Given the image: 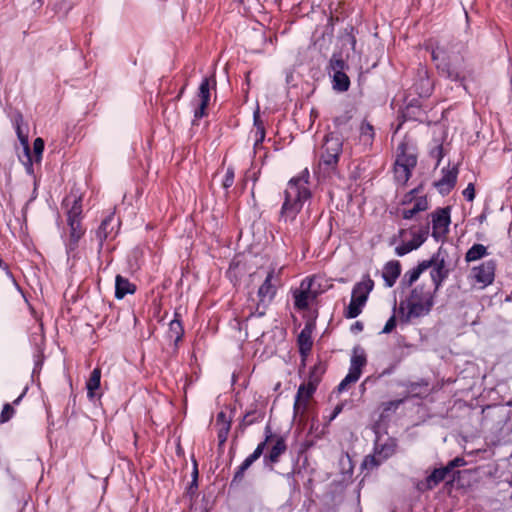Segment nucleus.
<instances>
[{"mask_svg":"<svg viewBox=\"0 0 512 512\" xmlns=\"http://www.w3.org/2000/svg\"><path fill=\"white\" fill-rule=\"evenodd\" d=\"M274 438L272 434V430L270 425H266L265 427V439L264 441L260 442L256 449L251 453L248 457L245 458V460L241 463V465L238 467L237 471L234 474L233 480H240L244 472L256 461L258 460L261 455L263 454L266 445L268 442H270Z\"/></svg>","mask_w":512,"mask_h":512,"instance_id":"obj_13","label":"nucleus"},{"mask_svg":"<svg viewBox=\"0 0 512 512\" xmlns=\"http://www.w3.org/2000/svg\"><path fill=\"white\" fill-rule=\"evenodd\" d=\"M439 482H417V489L421 492L432 490Z\"/></svg>","mask_w":512,"mask_h":512,"instance_id":"obj_55","label":"nucleus"},{"mask_svg":"<svg viewBox=\"0 0 512 512\" xmlns=\"http://www.w3.org/2000/svg\"><path fill=\"white\" fill-rule=\"evenodd\" d=\"M340 465L343 469V475L351 476L353 471L352 460L348 454L344 455L340 459Z\"/></svg>","mask_w":512,"mask_h":512,"instance_id":"obj_46","label":"nucleus"},{"mask_svg":"<svg viewBox=\"0 0 512 512\" xmlns=\"http://www.w3.org/2000/svg\"><path fill=\"white\" fill-rule=\"evenodd\" d=\"M409 234L411 236L410 242L414 243L415 241H419L418 239H423V243L426 241L429 234V224H425L421 227H411L408 230L401 229L399 231V235L401 238H406V235Z\"/></svg>","mask_w":512,"mask_h":512,"instance_id":"obj_30","label":"nucleus"},{"mask_svg":"<svg viewBox=\"0 0 512 512\" xmlns=\"http://www.w3.org/2000/svg\"><path fill=\"white\" fill-rule=\"evenodd\" d=\"M488 255L487 247L476 243L472 245L465 254L466 262H474Z\"/></svg>","mask_w":512,"mask_h":512,"instance_id":"obj_36","label":"nucleus"},{"mask_svg":"<svg viewBox=\"0 0 512 512\" xmlns=\"http://www.w3.org/2000/svg\"><path fill=\"white\" fill-rule=\"evenodd\" d=\"M44 140L42 138H36L33 142V153L34 159L37 163H39L42 159V153L44 150Z\"/></svg>","mask_w":512,"mask_h":512,"instance_id":"obj_44","label":"nucleus"},{"mask_svg":"<svg viewBox=\"0 0 512 512\" xmlns=\"http://www.w3.org/2000/svg\"><path fill=\"white\" fill-rule=\"evenodd\" d=\"M350 79L345 72H336L333 74V88L339 92H345L349 89Z\"/></svg>","mask_w":512,"mask_h":512,"instance_id":"obj_38","label":"nucleus"},{"mask_svg":"<svg viewBox=\"0 0 512 512\" xmlns=\"http://www.w3.org/2000/svg\"><path fill=\"white\" fill-rule=\"evenodd\" d=\"M204 501V498L201 502ZM189 512H209V508L207 507V504L198 503L197 501H194L190 504Z\"/></svg>","mask_w":512,"mask_h":512,"instance_id":"obj_51","label":"nucleus"},{"mask_svg":"<svg viewBox=\"0 0 512 512\" xmlns=\"http://www.w3.org/2000/svg\"><path fill=\"white\" fill-rule=\"evenodd\" d=\"M135 286L121 275H117L115 279V297L117 299L124 298L127 294H133Z\"/></svg>","mask_w":512,"mask_h":512,"instance_id":"obj_31","label":"nucleus"},{"mask_svg":"<svg viewBox=\"0 0 512 512\" xmlns=\"http://www.w3.org/2000/svg\"><path fill=\"white\" fill-rule=\"evenodd\" d=\"M274 438L272 434V430L270 425H266L265 427V439L264 441L260 442L256 449L251 453L248 457L245 458V460L241 463V465L238 467L237 471L234 474L233 480H240L244 472L256 461L258 460L261 455L263 454L266 445L268 442H270Z\"/></svg>","mask_w":512,"mask_h":512,"instance_id":"obj_15","label":"nucleus"},{"mask_svg":"<svg viewBox=\"0 0 512 512\" xmlns=\"http://www.w3.org/2000/svg\"><path fill=\"white\" fill-rule=\"evenodd\" d=\"M16 133H17L19 141L21 142V144L24 147V155L26 157V162H24V164L27 166V170L31 171L32 156H31V151H30L29 145H28V137L26 134H24L22 132V129H21V126H20L18 120H16Z\"/></svg>","mask_w":512,"mask_h":512,"instance_id":"obj_35","label":"nucleus"},{"mask_svg":"<svg viewBox=\"0 0 512 512\" xmlns=\"http://www.w3.org/2000/svg\"><path fill=\"white\" fill-rule=\"evenodd\" d=\"M274 438L272 434V430L270 425H266L265 427V439L264 441L260 442L256 449L251 453L248 457L245 458V460L241 463V465L238 467L237 471L234 474L233 480H240L244 472L256 461L258 460L261 455L263 454L266 445L268 442H270Z\"/></svg>","mask_w":512,"mask_h":512,"instance_id":"obj_14","label":"nucleus"},{"mask_svg":"<svg viewBox=\"0 0 512 512\" xmlns=\"http://www.w3.org/2000/svg\"><path fill=\"white\" fill-rule=\"evenodd\" d=\"M325 365L322 362L316 363L310 370L308 383L317 387L323 374L325 373Z\"/></svg>","mask_w":512,"mask_h":512,"instance_id":"obj_39","label":"nucleus"},{"mask_svg":"<svg viewBox=\"0 0 512 512\" xmlns=\"http://www.w3.org/2000/svg\"><path fill=\"white\" fill-rule=\"evenodd\" d=\"M367 364V355L363 347L357 345L352 350L350 358V367L347 375L339 383L337 390L339 393L346 391L351 384H355L362 375V369Z\"/></svg>","mask_w":512,"mask_h":512,"instance_id":"obj_7","label":"nucleus"},{"mask_svg":"<svg viewBox=\"0 0 512 512\" xmlns=\"http://www.w3.org/2000/svg\"><path fill=\"white\" fill-rule=\"evenodd\" d=\"M418 240L419 241H417V243H416V241L414 243H412L410 241H402L401 244L396 246L395 254L397 256L402 257V256L410 253L411 251L418 249L423 244V239H418Z\"/></svg>","mask_w":512,"mask_h":512,"instance_id":"obj_40","label":"nucleus"},{"mask_svg":"<svg viewBox=\"0 0 512 512\" xmlns=\"http://www.w3.org/2000/svg\"><path fill=\"white\" fill-rule=\"evenodd\" d=\"M450 207L438 208L431 213L432 236L438 240L448 233L450 219Z\"/></svg>","mask_w":512,"mask_h":512,"instance_id":"obj_17","label":"nucleus"},{"mask_svg":"<svg viewBox=\"0 0 512 512\" xmlns=\"http://www.w3.org/2000/svg\"><path fill=\"white\" fill-rule=\"evenodd\" d=\"M199 102L194 110L195 120H199L206 115V109L210 102V79L205 77L198 89Z\"/></svg>","mask_w":512,"mask_h":512,"instance_id":"obj_23","label":"nucleus"},{"mask_svg":"<svg viewBox=\"0 0 512 512\" xmlns=\"http://www.w3.org/2000/svg\"><path fill=\"white\" fill-rule=\"evenodd\" d=\"M428 207L429 205L426 196H420L415 199L411 207L402 209L401 215L403 219L409 220L414 218L416 214L426 211Z\"/></svg>","mask_w":512,"mask_h":512,"instance_id":"obj_28","label":"nucleus"},{"mask_svg":"<svg viewBox=\"0 0 512 512\" xmlns=\"http://www.w3.org/2000/svg\"><path fill=\"white\" fill-rule=\"evenodd\" d=\"M184 90H185V86L181 88L179 94L177 95V99H180L182 97Z\"/></svg>","mask_w":512,"mask_h":512,"instance_id":"obj_63","label":"nucleus"},{"mask_svg":"<svg viewBox=\"0 0 512 512\" xmlns=\"http://www.w3.org/2000/svg\"><path fill=\"white\" fill-rule=\"evenodd\" d=\"M360 139L365 145H372L374 139V128L370 123H362L360 127Z\"/></svg>","mask_w":512,"mask_h":512,"instance_id":"obj_42","label":"nucleus"},{"mask_svg":"<svg viewBox=\"0 0 512 512\" xmlns=\"http://www.w3.org/2000/svg\"><path fill=\"white\" fill-rule=\"evenodd\" d=\"M234 170L232 168H228L226 170V173H225V176H224V179H223V182H222V186L224 189H229L233 183H234Z\"/></svg>","mask_w":512,"mask_h":512,"instance_id":"obj_49","label":"nucleus"},{"mask_svg":"<svg viewBox=\"0 0 512 512\" xmlns=\"http://www.w3.org/2000/svg\"><path fill=\"white\" fill-rule=\"evenodd\" d=\"M343 152V138L336 132H330L324 137L319 152V169L330 174L336 171L340 156Z\"/></svg>","mask_w":512,"mask_h":512,"instance_id":"obj_3","label":"nucleus"},{"mask_svg":"<svg viewBox=\"0 0 512 512\" xmlns=\"http://www.w3.org/2000/svg\"><path fill=\"white\" fill-rule=\"evenodd\" d=\"M198 483H199V482H190V485H189V486H188V488H187L186 493H187V495H189L191 498H192V496H193L194 494H196V492H197V490H198V488H199Z\"/></svg>","mask_w":512,"mask_h":512,"instance_id":"obj_56","label":"nucleus"},{"mask_svg":"<svg viewBox=\"0 0 512 512\" xmlns=\"http://www.w3.org/2000/svg\"><path fill=\"white\" fill-rule=\"evenodd\" d=\"M274 438L272 434V430L270 425H266L265 427V439L264 441L260 442L256 449L251 453L248 457L245 458V460L241 463V465L238 467L237 471L234 474L233 480H240L244 472L256 461L258 460L261 455L263 454L266 445L268 442H270Z\"/></svg>","mask_w":512,"mask_h":512,"instance_id":"obj_16","label":"nucleus"},{"mask_svg":"<svg viewBox=\"0 0 512 512\" xmlns=\"http://www.w3.org/2000/svg\"><path fill=\"white\" fill-rule=\"evenodd\" d=\"M309 177L310 174L306 168L288 182L280 212L281 221L285 223L293 222L301 211L304 202L310 198Z\"/></svg>","mask_w":512,"mask_h":512,"instance_id":"obj_2","label":"nucleus"},{"mask_svg":"<svg viewBox=\"0 0 512 512\" xmlns=\"http://www.w3.org/2000/svg\"><path fill=\"white\" fill-rule=\"evenodd\" d=\"M441 173V178L437 180L434 185L438 192L445 196L448 195L456 185L458 168L456 166L452 168H443Z\"/></svg>","mask_w":512,"mask_h":512,"instance_id":"obj_22","label":"nucleus"},{"mask_svg":"<svg viewBox=\"0 0 512 512\" xmlns=\"http://www.w3.org/2000/svg\"><path fill=\"white\" fill-rule=\"evenodd\" d=\"M63 205L68 208L67 221H81L82 199L76 195H70L63 200Z\"/></svg>","mask_w":512,"mask_h":512,"instance_id":"obj_26","label":"nucleus"},{"mask_svg":"<svg viewBox=\"0 0 512 512\" xmlns=\"http://www.w3.org/2000/svg\"><path fill=\"white\" fill-rule=\"evenodd\" d=\"M416 192H417V190H416V189H413V190L409 193V195H407V196H406V198H408V197H409V201H411V197H410V196H411L412 194L416 193ZM407 201H408V200H407V199H405L403 203L405 204V203H407Z\"/></svg>","mask_w":512,"mask_h":512,"instance_id":"obj_62","label":"nucleus"},{"mask_svg":"<svg viewBox=\"0 0 512 512\" xmlns=\"http://www.w3.org/2000/svg\"><path fill=\"white\" fill-rule=\"evenodd\" d=\"M297 342L301 356H307L310 353L313 345L310 333L307 332L305 329L302 330L298 335Z\"/></svg>","mask_w":512,"mask_h":512,"instance_id":"obj_37","label":"nucleus"},{"mask_svg":"<svg viewBox=\"0 0 512 512\" xmlns=\"http://www.w3.org/2000/svg\"><path fill=\"white\" fill-rule=\"evenodd\" d=\"M216 426H231V418L224 411H220L216 416Z\"/></svg>","mask_w":512,"mask_h":512,"instance_id":"obj_50","label":"nucleus"},{"mask_svg":"<svg viewBox=\"0 0 512 512\" xmlns=\"http://www.w3.org/2000/svg\"><path fill=\"white\" fill-rule=\"evenodd\" d=\"M351 330L352 331H362L363 330V324L359 321L355 322L352 327H351Z\"/></svg>","mask_w":512,"mask_h":512,"instance_id":"obj_59","label":"nucleus"},{"mask_svg":"<svg viewBox=\"0 0 512 512\" xmlns=\"http://www.w3.org/2000/svg\"><path fill=\"white\" fill-rule=\"evenodd\" d=\"M192 480H198V468L196 461L193 462V469L191 473Z\"/></svg>","mask_w":512,"mask_h":512,"instance_id":"obj_58","label":"nucleus"},{"mask_svg":"<svg viewBox=\"0 0 512 512\" xmlns=\"http://www.w3.org/2000/svg\"><path fill=\"white\" fill-rule=\"evenodd\" d=\"M24 394H25V391L17 399H15L13 401V404L18 405L20 403V401L22 400Z\"/></svg>","mask_w":512,"mask_h":512,"instance_id":"obj_60","label":"nucleus"},{"mask_svg":"<svg viewBox=\"0 0 512 512\" xmlns=\"http://www.w3.org/2000/svg\"><path fill=\"white\" fill-rule=\"evenodd\" d=\"M463 464V459L455 458L449 461L446 466L435 468L425 480H460L461 471H455L454 469Z\"/></svg>","mask_w":512,"mask_h":512,"instance_id":"obj_18","label":"nucleus"},{"mask_svg":"<svg viewBox=\"0 0 512 512\" xmlns=\"http://www.w3.org/2000/svg\"><path fill=\"white\" fill-rule=\"evenodd\" d=\"M316 388L317 387L309 384L308 382H307V384H301L299 386L298 391L295 396L294 407H293L294 417L302 416L305 413V411L307 409L308 401L312 397L314 392L316 391Z\"/></svg>","mask_w":512,"mask_h":512,"instance_id":"obj_21","label":"nucleus"},{"mask_svg":"<svg viewBox=\"0 0 512 512\" xmlns=\"http://www.w3.org/2000/svg\"><path fill=\"white\" fill-rule=\"evenodd\" d=\"M435 288L430 290L423 285L416 286L410 294L407 301V314L404 317L405 322L412 318H419L430 313L434 305Z\"/></svg>","mask_w":512,"mask_h":512,"instance_id":"obj_4","label":"nucleus"},{"mask_svg":"<svg viewBox=\"0 0 512 512\" xmlns=\"http://www.w3.org/2000/svg\"><path fill=\"white\" fill-rule=\"evenodd\" d=\"M67 224L69 226V237L65 246L67 254L70 255L77 249L79 240L84 235L85 229L82 227L81 221L78 220L67 221Z\"/></svg>","mask_w":512,"mask_h":512,"instance_id":"obj_24","label":"nucleus"},{"mask_svg":"<svg viewBox=\"0 0 512 512\" xmlns=\"http://www.w3.org/2000/svg\"><path fill=\"white\" fill-rule=\"evenodd\" d=\"M286 449L287 446L283 437L277 436L269 452L264 455L265 466L272 468L273 464L279 461V457L286 451Z\"/></svg>","mask_w":512,"mask_h":512,"instance_id":"obj_25","label":"nucleus"},{"mask_svg":"<svg viewBox=\"0 0 512 512\" xmlns=\"http://www.w3.org/2000/svg\"><path fill=\"white\" fill-rule=\"evenodd\" d=\"M100 382H101V369L96 367L92 370L87 382H86V389H87V397L89 400L93 401L96 398H100V394L97 393V390L100 388Z\"/></svg>","mask_w":512,"mask_h":512,"instance_id":"obj_27","label":"nucleus"},{"mask_svg":"<svg viewBox=\"0 0 512 512\" xmlns=\"http://www.w3.org/2000/svg\"><path fill=\"white\" fill-rule=\"evenodd\" d=\"M496 262L488 260L471 269L469 279L471 284L477 289H485L494 282Z\"/></svg>","mask_w":512,"mask_h":512,"instance_id":"obj_10","label":"nucleus"},{"mask_svg":"<svg viewBox=\"0 0 512 512\" xmlns=\"http://www.w3.org/2000/svg\"><path fill=\"white\" fill-rule=\"evenodd\" d=\"M397 448V441L388 437L384 442H376L373 455H367L361 464L365 470H372L378 467L383 461L394 455Z\"/></svg>","mask_w":512,"mask_h":512,"instance_id":"obj_8","label":"nucleus"},{"mask_svg":"<svg viewBox=\"0 0 512 512\" xmlns=\"http://www.w3.org/2000/svg\"><path fill=\"white\" fill-rule=\"evenodd\" d=\"M396 327V316L393 314L386 322L385 326L383 327L381 333L383 334H389L391 333L394 328Z\"/></svg>","mask_w":512,"mask_h":512,"instance_id":"obj_53","label":"nucleus"},{"mask_svg":"<svg viewBox=\"0 0 512 512\" xmlns=\"http://www.w3.org/2000/svg\"><path fill=\"white\" fill-rule=\"evenodd\" d=\"M314 279L305 278L300 287L293 292L294 306L298 310H306L314 302L319 294L318 290L313 288Z\"/></svg>","mask_w":512,"mask_h":512,"instance_id":"obj_12","label":"nucleus"},{"mask_svg":"<svg viewBox=\"0 0 512 512\" xmlns=\"http://www.w3.org/2000/svg\"><path fill=\"white\" fill-rule=\"evenodd\" d=\"M345 67V61L341 57H336L335 55H333V57L330 60V69L333 72V74L336 72H344Z\"/></svg>","mask_w":512,"mask_h":512,"instance_id":"obj_45","label":"nucleus"},{"mask_svg":"<svg viewBox=\"0 0 512 512\" xmlns=\"http://www.w3.org/2000/svg\"><path fill=\"white\" fill-rule=\"evenodd\" d=\"M464 198L471 202L474 200L475 198V187H474V184L473 183H469L467 185V187L463 190L462 192Z\"/></svg>","mask_w":512,"mask_h":512,"instance_id":"obj_52","label":"nucleus"},{"mask_svg":"<svg viewBox=\"0 0 512 512\" xmlns=\"http://www.w3.org/2000/svg\"><path fill=\"white\" fill-rule=\"evenodd\" d=\"M280 283V270L276 272L274 268L271 269L258 289V304L256 310L250 313L249 318L253 316L262 317L265 315V310L275 298Z\"/></svg>","mask_w":512,"mask_h":512,"instance_id":"obj_5","label":"nucleus"},{"mask_svg":"<svg viewBox=\"0 0 512 512\" xmlns=\"http://www.w3.org/2000/svg\"><path fill=\"white\" fill-rule=\"evenodd\" d=\"M44 3V0H34L33 4L36 5L37 4V7L40 8Z\"/></svg>","mask_w":512,"mask_h":512,"instance_id":"obj_61","label":"nucleus"},{"mask_svg":"<svg viewBox=\"0 0 512 512\" xmlns=\"http://www.w3.org/2000/svg\"><path fill=\"white\" fill-rule=\"evenodd\" d=\"M14 413L15 410L9 403L4 404L0 415V421L2 423L9 421L13 417Z\"/></svg>","mask_w":512,"mask_h":512,"instance_id":"obj_47","label":"nucleus"},{"mask_svg":"<svg viewBox=\"0 0 512 512\" xmlns=\"http://www.w3.org/2000/svg\"><path fill=\"white\" fill-rule=\"evenodd\" d=\"M0 268H3L5 270V272H6V275L9 278H11L13 281H15L11 271L9 270L8 266L3 262L2 259H0Z\"/></svg>","mask_w":512,"mask_h":512,"instance_id":"obj_57","label":"nucleus"},{"mask_svg":"<svg viewBox=\"0 0 512 512\" xmlns=\"http://www.w3.org/2000/svg\"><path fill=\"white\" fill-rule=\"evenodd\" d=\"M374 282L367 276L360 282H357L352 289L351 300L348 307L345 310V317L348 319H354L358 317L363 307L365 306L370 292L373 290Z\"/></svg>","mask_w":512,"mask_h":512,"instance_id":"obj_6","label":"nucleus"},{"mask_svg":"<svg viewBox=\"0 0 512 512\" xmlns=\"http://www.w3.org/2000/svg\"><path fill=\"white\" fill-rule=\"evenodd\" d=\"M428 268H430V263L424 262V260H423L416 267L407 271L404 274L403 282L407 286H411L414 282H416L419 279L420 275Z\"/></svg>","mask_w":512,"mask_h":512,"instance_id":"obj_33","label":"nucleus"},{"mask_svg":"<svg viewBox=\"0 0 512 512\" xmlns=\"http://www.w3.org/2000/svg\"><path fill=\"white\" fill-rule=\"evenodd\" d=\"M424 262L430 263V268H432L430 276L435 292H437L449 275V269L446 267V252L439 248L430 259L424 260Z\"/></svg>","mask_w":512,"mask_h":512,"instance_id":"obj_11","label":"nucleus"},{"mask_svg":"<svg viewBox=\"0 0 512 512\" xmlns=\"http://www.w3.org/2000/svg\"><path fill=\"white\" fill-rule=\"evenodd\" d=\"M417 159L413 154L406 153V145L398 146V153L394 164V178L399 184H406L411 177L412 169L416 166Z\"/></svg>","mask_w":512,"mask_h":512,"instance_id":"obj_9","label":"nucleus"},{"mask_svg":"<svg viewBox=\"0 0 512 512\" xmlns=\"http://www.w3.org/2000/svg\"><path fill=\"white\" fill-rule=\"evenodd\" d=\"M184 334L182 322L179 319V314L175 313V317L169 323L168 337L175 343H178Z\"/></svg>","mask_w":512,"mask_h":512,"instance_id":"obj_34","label":"nucleus"},{"mask_svg":"<svg viewBox=\"0 0 512 512\" xmlns=\"http://www.w3.org/2000/svg\"><path fill=\"white\" fill-rule=\"evenodd\" d=\"M465 45L461 42L450 43L447 46H436L432 49L431 57L436 62L439 73L451 81L459 82L464 89L466 83L473 79L474 70L464 58Z\"/></svg>","mask_w":512,"mask_h":512,"instance_id":"obj_1","label":"nucleus"},{"mask_svg":"<svg viewBox=\"0 0 512 512\" xmlns=\"http://www.w3.org/2000/svg\"><path fill=\"white\" fill-rule=\"evenodd\" d=\"M119 227V221L115 218L114 214L111 213L105 217L99 228L96 231V238L99 243V249H102L104 241L113 239L116 237Z\"/></svg>","mask_w":512,"mask_h":512,"instance_id":"obj_19","label":"nucleus"},{"mask_svg":"<svg viewBox=\"0 0 512 512\" xmlns=\"http://www.w3.org/2000/svg\"><path fill=\"white\" fill-rule=\"evenodd\" d=\"M401 273L400 264L398 261H390L388 262L383 271V278L387 284V286L392 287L397 278Z\"/></svg>","mask_w":512,"mask_h":512,"instance_id":"obj_32","label":"nucleus"},{"mask_svg":"<svg viewBox=\"0 0 512 512\" xmlns=\"http://www.w3.org/2000/svg\"><path fill=\"white\" fill-rule=\"evenodd\" d=\"M254 127L255 129L251 132L254 137V150L256 151L259 147L262 146L263 141L265 140V127L260 118L259 109L254 112Z\"/></svg>","mask_w":512,"mask_h":512,"instance_id":"obj_29","label":"nucleus"},{"mask_svg":"<svg viewBox=\"0 0 512 512\" xmlns=\"http://www.w3.org/2000/svg\"><path fill=\"white\" fill-rule=\"evenodd\" d=\"M434 88L433 80L429 77L428 71L424 67H420L417 71L415 82L412 90L421 98L429 97Z\"/></svg>","mask_w":512,"mask_h":512,"instance_id":"obj_20","label":"nucleus"},{"mask_svg":"<svg viewBox=\"0 0 512 512\" xmlns=\"http://www.w3.org/2000/svg\"><path fill=\"white\" fill-rule=\"evenodd\" d=\"M424 116V111L419 106H414L412 104L408 105L403 112L405 120L422 121Z\"/></svg>","mask_w":512,"mask_h":512,"instance_id":"obj_41","label":"nucleus"},{"mask_svg":"<svg viewBox=\"0 0 512 512\" xmlns=\"http://www.w3.org/2000/svg\"><path fill=\"white\" fill-rule=\"evenodd\" d=\"M340 410H341V408H340V407H337V408L335 409V412H334L333 417H335V416L340 412Z\"/></svg>","mask_w":512,"mask_h":512,"instance_id":"obj_64","label":"nucleus"},{"mask_svg":"<svg viewBox=\"0 0 512 512\" xmlns=\"http://www.w3.org/2000/svg\"><path fill=\"white\" fill-rule=\"evenodd\" d=\"M231 426H217V438L220 445H223L228 438Z\"/></svg>","mask_w":512,"mask_h":512,"instance_id":"obj_48","label":"nucleus"},{"mask_svg":"<svg viewBox=\"0 0 512 512\" xmlns=\"http://www.w3.org/2000/svg\"><path fill=\"white\" fill-rule=\"evenodd\" d=\"M404 402L403 399H399V400H392V401H389V402H386L383 404L384 408L383 410L384 411H396L398 409V407Z\"/></svg>","mask_w":512,"mask_h":512,"instance_id":"obj_54","label":"nucleus"},{"mask_svg":"<svg viewBox=\"0 0 512 512\" xmlns=\"http://www.w3.org/2000/svg\"><path fill=\"white\" fill-rule=\"evenodd\" d=\"M263 417H264V414L260 411H257V410L247 411L244 414L241 425L244 427L250 426L256 422L261 421L263 419Z\"/></svg>","mask_w":512,"mask_h":512,"instance_id":"obj_43","label":"nucleus"}]
</instances>
